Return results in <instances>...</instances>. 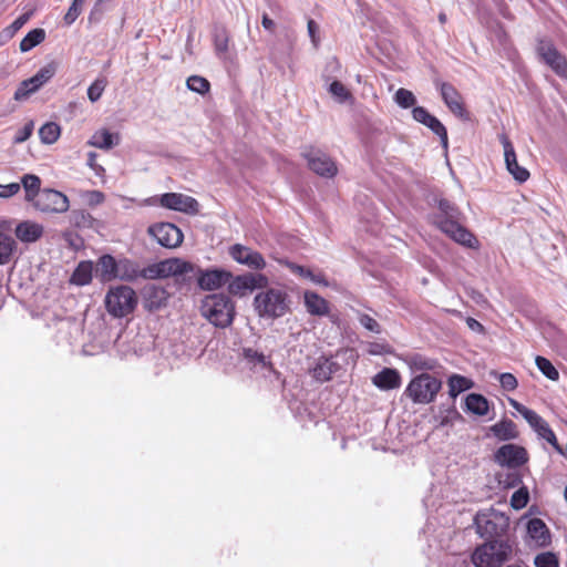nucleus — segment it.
I'll list each match as a JSON object with an SVG mask.
<instances>
[{"mask_svg": "<svg viewBox=\"0 0 567 567\" xmlns=\"http://www.w3.org/2000/svg\"><path fill=\"white\" fill-rule=\"evenodd\" d=\"M167 291L162 287L152 286L146 290L145 303L150 310L159 309L168 299Z\"/></svg>", "mask_w": 567, "mask_h": 567, "instance_id": "2f4dec72", "label": "nucleus"}, {"mask_svg": "<svg viewBox=\"0 0 567 567\" xmlns=\"http://www.w3.org/2000/svg\"><path fill=\"white\" fill-rule=\"evenodd\" d=\"M411 365L415 370L431 371L436 368V361L415 354L411 358Z\"/></svg>", "mask_w": 567, "mask_h": 567, "instance_id": "49530a36", "label": "nucleus"}, {"mask_svg": "<svg viewBox=\"0 0 567 567\" xmlns=\"http://www.w3.org/2000/svg\"><path fill=\"white\" fill-rule=\"evenodd\" d=\"M199 312L209 323L224 329L231 326L236 308L227 295L210 293L202 299Z\"/></svg>", "mask_w": 567, "mask_h": 567, "instance_id": "7ed1b4c3", "label": "nucleus"}, {"mask_svg": "<svg viewBox=\"0 0 567 567\" xmlns=\"http://www.w3.org/2000/svg\"><path fill=\"white\" fill-rule=\"evenodd\" d=\"M540 60L547 64L558 76L567 79V59L546 39H540L536 47Z\"/></svg>", "mask_w": 567, "mask_h": 567, "instance_id": "9d476101", "label": "nucleus"}, {"mask_svg": "<svg viewBox=\"0 0 567 567\" xmlns=\"http://www.w3.org/2000/svg\"><path fill=\"white\" fill-rule=\"evenodd\" d=\"M394 101L403 109H409L416 103L414 94L406 89H399L395 92Z\"/></svg>", "mask_w": 567, "mask_h": 567, "instance_id": "37998d69", "label": "nucleus"}, {"mask_svg": "<svg viewBox=\"0 0 567 567\" xmlns=\"http://www.w3.org/2000/svg\"><path fill=\"white\" fill-rule=\"evenodd\" d=\"M159 204L168 209L182 213H196L198 203L195 198L179 193H166L159 198Z\"/></svg>", "mask_w": 567, "mask_h": 567, "instance_id": "412c9836", "label": "nucleus"}, {"mask_svg": "<svg viewBox=\"0 0 567 567\" xmlns=\"http://www.w3.org/2000/svg\"><path fill=\"white\" fill-rule=\"evenodd\" d=\"M498 138L504 148L505 164L508 173L514 177L516 182L520 184L525 183L529 178L530 174L528 169L518 164L517 156L511 140L505 133L501 134Z\"/></svg>", "mask_w": 567, "mask_h": 567, "instance_id": "dca6fc26", "label": "nucleus"}, {"mask_svg": "<svg viewBox=\"0 0 567 567\" xmlns=\"http://www.w3.org/2000/svg\"><path fill=\"white\" fill-rule=\"evenodd\" d=\"M360 323L369 331L379 333L380 332V324L375 319L370 317L369 315H362L360 317Z\"/></svg>", "mask_w": 567, "mask_h": 567, "instance_id": "0e129e2a", "label": "nucleus"}, {"mask_svg": "<svg viewBox=\"0 0 567 567\" xmlns=\"http://www.w3.org/2000/svg\"><path fill=\"white\" fill-rule=\"evenodd\" d=\"M243 355L247 360V362L252 365H256V364H261L262 367L268 365L264 353L258 352L257 350H255L252 348H244ZM269 365H271V363H269Z\"/></svg>", "mask_w": 567, "mask_h": 567, "instance_id": "a18cd8bd", "label": "nucleus"}, {"mask_svg": "<svg viewBox=\"0 0 567 567\" xmlns=\"http://www.w3.org/2000/svg\"><path fill=\"white\" fill-rule=\"evenodd\" d=\"M20 184L19 183H9V184H1L0 183V197L9 198L13 195H16L20 190Z\"/></svg>", "mask_w": 567, "mask_h": 567, "instance_id": "e2e57ef3", "label": "nucleus"}, {"mask_svg": "<svg viewBox=\"0 0 567 567\" xmlns=\"http://www.w3.org/2000/svg\"><path fill=\"white\" fill-rule=\"evenodd\" d=\"M307 311L312 316L323 317L330 311L329 302L315 291H306L303 295Z\"/></svg>", "mask_w": 567, "mask_h": 567, "instance_id": "a878e982", "label": "nucleus"}, {"mask_svg": "<svg viewBox=\"0 0 567 567\" xmlns=\"http://www.w3.org/2000/svg\"><path fill=\"white\" fill-rule=\"evenodd\" d=\"M96 158L97 154L94 152H90L87 154V166L92 168L96 175L101 176L104 174L105 169L100 164H97Z\"/></svg>", "mask_w": 567, "mask_h": 567, "instance_id": "69168bd1", "label": "nucleus"}, {"mask_svg": "<svg viewBox=\"0 0 567 567\" xmlns=\"http://www.w3.org/2000/svg\"><path fill=\"white\" fill-rule=\"evenodd\" d=\"M439 209L441 213L436 216H441L442 218H461V212L458 208L447 199H441L439 202Z\"/></svg>", "mask_w": 567, "mask_h": 567, "instance_id": "c03bdc74", "label": "nucleus"}, {"mask_svg": "<svg viewBox=\"0 0 567 567\" xmlns=\"http://www.w3.org/2000/svg\"><path fill=\"white\" fill-rule=\"evenodd\" d=\"M229 255L235 261L245 265L252 270H261L266 267V261L262 255L244 245H233L229 248Z\"/></svg>", "mask_w": 567, "mask_h": 567, "instance_id": "f3484780", "label": "nucleus"}, {"mask_svg": "<svg viewBox=\"0 0 567 567\" xmlns=\"http://www.w3.org/2000/svg\"><path fill=\"white\" fill-rule=\"evenodd\" d=\"M55 73V65L53 63L47 64L41 68L33 76L23 80L17 87L13 99L16 101H24L37 92L43 84H45Z\"/></svg>", "mask_w": 567, "mask_h": 567, "instance_id": "ddd939ff", "label": "nucleus"}, {"mask_svg": "<svg viewBox=\"0 0 567 567\" xmlns=\"http://www.w3.org/2000/svg\"><path fill=\"white\" fill-rule=\"evenodd\" d=\"M84 0H74L65 13L63 20L65 24H72L81 13V7Z\"/></svg>", "mask_w": 567, "mask_h": 567, "instance_id": "13d9d810", "label": "nucleus"}, {"mask_svg": "<svg viewBox=\"0 0 567 567\" xmlns=\"http://www.w3.org/2000/svg\"><path fill=\"white\" fill-rule=\"evenodd\" d=\"M514 555V542L509 538L485 540L475 547L471 561L475 567H502Z\"/></svg>", "mask_w": 567, "mask_h": 567, "instance_id": "f03ea898", "label": "nucleus"}, {"mask_svg": "<svg viewBox=\"0 0 567 567\" xmlns=\"http://www.w3.org/2000/svg\"><path fill=\"white\" fill-rule=\"evenodd\" d=\"M254 306L261 318H280L289 311L288 295L281 289L270 288L256 295Z\"/></svg>", "mask_w": 567, "mask_h": 567, "instance_id": "20e7f679", "label": "nucleus"}, {"mask_svg": "<svg viewBox=\"0 0 567 567\" xmlns=\"http://www.w3.org/2000/svg\"><path fill=\"white\" fill-rule=\"evenodd\" d=\"M92 274L93 262L90 260L80 261L71 275L70 282L76 286H86L92 281Z\"/></svg>", "mask_w": 567, "mask_h": 567, "instance_id": "c756f323", "label": "nucleus"}, {"mask_svg": "<svg viewBox=\"0 0 567 567\" xmlns=\"http://www.w3.org/2000/svg\"><path fill=\"white\" fill-rule=\"evenodd\" d=\"M528 498V492L525 488H520L512 495L511 505L516 509H520L527 505Z\"/></svg>", "mask_w": 567, "mask_h": 567, "instance_id": "4d7b16f0", "label": "nucleus"}, {"mask_svg": "<svg viewBox=\"0 0 567 567\" xmlns=\"http://www.w3.org/2000/svg\"><path fill=\"white\" fill-rule=\"evenodd\" d=\"M523 417L528 422V424L536 431L538 432L540 430V427H543L544 425L547 424V422L540 416L538 415L535 411L528 409Z\"/></svg>", "mask_w": 567, "mask_h": 567, "instance_id": "3c124183", "label": "nucleus"}, {"mask_svg": "<svg viewBox=\"0 0 567 567\" xmlns=\"http://www.w3.org/2000/svg\"><path fill=\"white\" fill-rule=\"evenodd\" d=\"M535 362L540 372L549 380L557 381L559 379L558 370L553 365V363L548 359L542 355H537Z\"/></svg>", "mask_w": 567, "mask_h": 567, "instance_id": "ea45409f", "label": "nucleus"}, {"mask_svg": "<svg viewBox=\"0 0 567 567\" xmlns=\"http://www.w3.org/2000/svg\"><path fill=\"white\" fill-rule=\"evenodd\" d=\"M89 144L103 150H110L113 146V134H111L107 130H101L93 134Z\"/></svg>", "mask_w": 567, "mask_h": 567, "instance_id": "4c0bfd02", "label": "nucleus"}, {"mask_svg": "<svg viewBox=\"0 0 567 567\" xmlns=\"http://www.w3.org/2000/svg\"><path fill=\"white\" fill-rule=\"evenodd\" d=\"M523 417L528 422V424L536 431L538 432L540 430V427H543L544 425L547 424V422L540 416L538 415L535 411L528 409Z\"/></svg>", "mask_w": 567, "mask_h": 567, "instance_id": "864d4df0", "label": "nucleus"}, {"mask_svg": "<svg viewBox=\"0 0 567 567\" xmlns=\"http://www.w3.org/2000/svg\"><path fill=\"white\" fill-rule=\"evenodd\" d=\"M492 433L501 441H508L518 436L516 424L509 420L504 419L491 426Z\"/></svg>", "mask_w": 567, "mask_h": 567, "instance_id": "c85d7f7f", "label": "nucleus"}, {"mask_svg": "<svg viewBox=\"0 0 567 567\" xmlns=\"http://www.w3.org/2000/svg\"><path fill=\"white\" fill-rule=\"evenodd\" d=\"M35 209L42 213H64L69 209V198L55 189H42L32 200Z\"/></svg>", "mask_w": 567, "mask_h": 567, "instance_id": "f8f14e48", "label": "nucleus"}, {"mask_svg": "<svg viewBox=\"0 0 567 567\" xmlns=\"http://www.w3.org/2000/svg\"><path fill=\"white\" fill-rule=\"evenodd\" d=\"M194 278H196L197 284L200 289L212 291L217 290L225 286L231 278L233 274L228 270L224 269H207L203 270L195 266L193 277L189 284H177L179 288L184 286H190Z\"/></svg>", "mask_w": 567, "mask_h": 567, "instance_id": "1a4fd4ad", "label": "nucleus"}, {"mask_svg": "<svg viewBox=\"0 0 567 567\" xmlns=\"http://www.w3.org/2000/svg\"><path fill=\"white\" fill-rule=\"evenodd\" d=\"M441 389L442 381L436 377L424 372L414 377L409 382L404 393L413 403L429 404L436 399Z\"/></svg>", "mask_w": 567, "mask_h": 567, "instance_id": "39448f33", "label": "nucleus"}, {"mask_svg": "<svg viewBox=\"0 0 567 567\" xmlns=\"http://www.w3.org/2000/svg\"><path fill=\"white\" fill-rule=\"evenodd\" d=\"M307 28H308V34L311 39L313 48L317 49L320 44L319 25L315 20L309 19L308 23H307Z\"/></svg>", "mask_w": 567, "mask_h": 567, "instance_id": "052dcab7", "label": "nucleus"}, {"mask_svg": "<svg viewBox=\"0 0 567 567\" xmlns=\"http://www.w3.org/2000/svg\"><path fill=\"white\" fill-rule=\"evenodd\" d=\"M0 229H2V224H0ZM17 251V243L14 238L0 230V266L9 264L14 252Z\"/></svg>", "mask_w": 567, "mask_h": 567, "instance_id": "cd10ccee", "label": "nucleus"}, {"mask_svg": "<svg viewBox=\"0 0 567 567\" xmlns=\"http://www.w3.org/2000/svg\"><path fill=\"white\" fill-rule=\"evenodd\" d=\"M34 130V122L30 120L27 122L22 128L18 130V132L14 135L13 143L14 144H21L25 142L33 133Z\"/></svg>", "mask_w": 567, "mask_h": 567, "instance_id": "6e6d98bb", "label": "nucleus"}, {"mask_svg": "<svg viewBox=\"0 0 567 567\" xmlns=\"http://www.w3.org/2000/svg\"><path fill=\"white\" fill-rule=\"evenodd\" d=\"M535 567H559V558L553 551H543L534 557Z\"/></svg>", "mask_w": 567, "mask_h": 567, "instance_id": "a19ab883", "label": "nucleus"}, {"mask_svg": "<svg viewBox=\"0 0 567 567\" xmlns=\"http://www.w3.org/2000/svg\"><path fill=\"white\" fill-rule=\"evenodd\" d=\"M309 168L319 176L331 178L338 173L336 163L320 150L309 147L302 152Z\"/></svg>", "mask_w": 567, "mask_h": 567, "instance_id": "2eb2a0df", "label": "nucleus"}, {"mask_svg": "<svg viewBox=\"0 0 567 567\" xmlns=\"http://www.w3.org/2000/svg\"><path fill=\"white\" fill-rule=\"evenodd\" d=\"M338 370V364L327 358H319L311 370L312 377L320 382L329 381Z\"/></svg>", "mask_w": 567, "mask_h": 567, "instance_id": "bb28decb", "label": "nucleus"}, {"mask_svg": "<svg viewBox=\"0 0 567 567\" xmlns=\"http://www.w3.org/2000/svg\"><path fill=\"white\" fill-rule=\"evenodd\" d=\"M527 534L535 545L545 547L550 544V533L540 518H532L527 524Z\"/></svg>", "mask_w": 567, "mask_h": 567, "instance_id": "393cba45", "label": "nucleus"}, {"mask_svg": "<svg viewBox=\"0 0 567 567\" xmlns=\"http://www.w3.org/2000/svg\"><path fill=\"white\" fill-rule=\"evenodd\" d=\"M288 268L292 274L301 278L309 279L318 285L328 286L326 276L322 272L315 274L309 268L292 262L288 265Z\"/></svg>", "mask_w": 567, "mask_h": 567, "instance_id": "72a5a7b5", "label": "nucleus"}, {"mask_svg": "<svg viewBox=\"0 0 567 567\" xmlns=\"http://www.w3.org/2000/svg\"><path fill=\"white\" fill-rule=\"evenodd\" d=\"M45 39V31L41 28L33 29L20 42V51L28 52L42 43Z\"/></svg>", "mask_w": 567, "mask_h": 567, "instance_id": "f704fd0d", "label": "nucleus"}, {"mask_svg": "<svg viewBox=\"0 0 567 567\" xmlns=\"http://www.w3.org/2000/svg\"><path fill=\"white\" fill-rule=\"evenodd\" d=\"M523 417L528 422V424L536 431L538 432L540 430V427H543L544 425L547 424V422L540 416L538 415L535 411L528 409Z\"/></svg>", "mask_w": 567, "mask_h": 567, "instance_id": "5fc2aeb1", "label": "nucleus"}, {"mask_svg": "<svg viewBox=\"0 0 567 567\" xmlns=\"http://www.w3.org/2000/svg\"><path fill=\"white\" fill-rule=\"evenodd\" d=\"M413 118L429 127L435 135L439 136L441 144L444 148L449 146V136L445 126L434 115L430 114L429 111L423 106H415L412 110Z\"/></svg>", "mask_w": 567, "mask_h": 567, "instance_id": "a211bd4d", "label": "nucleus"}, {"mask_svg": "<svg viewBox=\"0 0 567 567\" xmlns=\"http://www.w3.org/2000/svg\"><path fill=\"white\" fill-rule=\"evenodd\" d=\"M186 86L188 90L196 92L198 94L205 95L210 91L209 81L200 75H190L186 80Z\"/></svg>", "mask_w": 567, "mask_h": 567, "instance_id": "58836bf2", "label": "nucleus"}, {"mask_svg": "<svg viewBox=\"0 0 567 567\" xmlns=\"http://www.w3.org/2000/svg\"><path fill=\"white\" fill-rule=\"evenodd\" d=\"M523 417L528 422V424L536 431L538 432L540 430V427H543L544 425L547 424V422L540 416L538 415L535 411L528 409Z\"/></svg>", "mask_w": 567, "mask_h": 567, "instance_id": "8fccbe9b", "label": "nucleus"}, {"mask_svg": "<svg viewBox=\"0 0 567 567\" xmlns=\"http://www.w3.org/2000/svg\"><path fill=\"white\" fill-rule=\"evenodd\" d=\"M447 385L450 396L455 399L460 393L471 389L473 382L463 375L452 374L447 380Z\"/></svg>", "mask_w": 567, "mask_h": 567, "instance_id": "473e14b6", "label": "nucleus"}, {"mask_svg": "<svg viewBox=\"0 0 567 567\" xmlns=\"http://www.w3.org/2000/svg\"><path fill=\"white\" fill-rule=\"evenodd\" d=\"M107 85V80L105 76L97 78L87 89V97L91 102H96L101 99L105 87Z\"/></svg>", "mask_w": 567, "mask_h": 567, "instance_id": "79ce46f5", "label": "nucleus"}, {"mask_svg": "<svg viewBox=\"0 0 567 567\" xmlns=\"http://www.w3.org/2000/svg\"><path fill=\"white\" fill-rule=\"evenodd\" d=\"M31 13H23L3 30V34L11 39L30 19Z\"/></svg>", "mask_w": 567, "mask_h": 567, "instance_id": "de8ad7c7", "label": "nucleus"}, {"mask_svg": "<svg viewBox=\"0 0 567 567\" xmlns=\"http://www.w3.org/2000/svg\"><path fill=\"white\" fill-rule=\"evenodd\" d=\"M329 92L338 97L341 102L347 101L351 97L349 90L339 81H333L330 84Z\"/></svg>", "mask_w": 567, "mask_h": 567, "instance_id": "09e8293b", "label": "nucleus"}, {"mask_svg": "<svg viewBox=\"0 0 567 567\" xmlns=\"http://www.w3.org/2000/svg\"><path fill=\"white\" fill-rule=\"evenodd\" d=\"M14 233L20 241L34 243L43 236L44 228L35 221L24 220L17 225Z\"/></svg>", "mask_w": 567, "mask_h": 567, "instance_id": "5701e85b", "label": "nucleus"}, {"mask_svg": "<svg viewBox=\"0 0 567 567\" xmlns=\"http://www.w3.org/2000/svg\"><path fill=\"white\" fill-rule=\"evenodd\" d=\"M95 275L102 282L117 279L118 260L109 254L101 256L96 262Z\"/></svg>", "mask_w": 567, "mask_h": 567, "instance_id": "4be33fe9", "label": "nucleus"}, {"mask_svg": "<svg viewBox=\"0 0 567 567\" xmlns=\"http://www.w3.org/2000/svg\"><path fill=\"white\" fill-rule=\"evenodd\" d=\"M501 385L506 391H514L517 385V379L512 373H502L499 377Z\"/></svg>", "mask_w": 567, "mask_h": 567, "instance_id": "680f3d73", "label": "nucleus"}, {"mask_svg": "<svg viewBox=\"0 0 567 567\" xmlns=\"http://www.w3.org/2000/svg\"><path fill=\"white\" fill-rule=\"evenodd\" d=\"M401 375L398 370L384 368L372 378L373 384L380 390H393L401 385Z\"/></svg>", "mask_w": 567, "mask_h": 567, "instance_id": "b1692460", "label": "nucleus"}, {"mask_svg": "<svg viewBox=\"0 0 567 567\" xmlns=\"http://www.w3.org/2000/svg\"><path fill=\"white\" fill-rule=\"evenodd\" d=\"M136 306V292L128 286L113 287L105 296V308L114 318H123L131 315Z\"/></svg>", "mask_w": 567, "mask_h": 567, "instance_id": "423d86ee", "label": "nucleus"}, {"mask_svg": "<svg viewBox=\"0 0 567 567\" xmlns=\"http://www.w3.org/2000/svg\"><path fill=\"white\" fill-rule=\"evenodd\" d=\"M86 198H87L89 204L99 205L104 202L105 196L100 190H90L86 193Z\"/></svg>", "mask_w": 567, "mask_h": 567, "instance_id": "774afa93", "label": "nucleus"}, {"mask_svg": "<svg viewBox=\"0 0 567 567\" xmlns=\"http://www.w3.org/2000/svg\"><path fill=\"white\" fill-rule=\"evenodd\" d=\"M434 224L454 241L468 248L477 247L478 241L476 237L460 224V218H442L441 216H435Z\"/></svg>", "mask_w": 567, "mask_h": 567, "instance_id": "0eeeda50", "label": "nucleus"}, {"mask_svg": "<svg viewBox=\"0 0 567 567\" xmlns=\"http://www.w3.org/2000/svg\"><path fill=\"white\" fill-rule=\"evenodd\" d=\"M194 269L193 262L177 257L167 258L144 268H141L136 261L123 258L118 260L117 279L134 281L138 278L154 280L173 277L176 284H189Z\"/></svg>", "mask_w": 567, "mask_h": 567, "instance_id": "f257e3e1", "label": "nucleus"}, {"mask_svg": "<svg viewBox=\"0 0 567 567\" xmlns=\"http://www.w3.org/2000/svg\"><path fill=\"white\" fill-rule=\"evenodd\" d=\"M148 235L161 246L173 249L182 245L184 235L182 230L172 223H157L148 227Z\"/></svg>", "mask_w": 567, "mask_h": 567, "instance_id": "4468645a", "label": "nucleus"}, {"mask_svg": "<svg viewBox=\"0 0 567 567\" xmlns=\"http://www.w3.org/2000/svg\"><path fill=\"white\" fill-rule=\"evenodd\" d=\"M229 295L235 297H245L257 288H264L268 285V278L262 274H244L234 276L227 282Z\"/></svg>", "mask_w": 567, "mask_h": 567, "instance_id": "9b49d317", "label": "nucleus"}, {"mask_svg": "<svg viewBox=\"0 0 567 567\" xmlns=\"http://www.w3.org/2000/svg\"><path fill=\"white\" fill-rule=\"evenodd\" d=\"M61 134L60 126L54 122H48L42 125L39 130V136L42 143L53 144L55 143Z\"/></svg>", "mask_w": 567, "mask_h": 567, "instance_id": "c9c22d12", "label": "nucleus"}, {"mask_svg": "<svg viewBox=\"0 0 567 567\" xmlns=\"http://www.w3.org/2000/svg\"><path fill=\"white\" fill-rule=\"evenodd\" d=\"M523 417L528 422V424L536 431L538 432L540 430V427H543L544 425L547 424V422L540 416L538 415L535 411L528 409Z\"/></svg>", "mask_w": 567, "mask_h": 567, "instance_id": "603ef678", "label": "nucleus"}, {"mask_svg": "<svg viewBox=\"0 0 567 567\" xmlns=\"http://www.w3.org/2000/svg\"><path fill=\"white\" fill-rule=\"evenodd\" d=\"M22 185L25 190V200L32 202L37 194L41 192V181L37 175H25L22 177Z\"/></svg>", "mask_w": 567, "mask_h": 567, "instance_id": "e433bc0d", "label": "nucleus"}, {"mask_svg": "<svg viewBox=\"0 0 567 567\" xmlns=\"http://www.w3.org/2000/svg\"><path fill=\"white\" fill-rule=\"evenodd\" d=\"M495 460L502 465L518 467L525 464L528 457L524 447L514 444H506L496 451Z\"/></svg>", "mask_w": 567, "mask_h": 567, "instance_id": "aec40b11", "label": "nucleus"}, {"mask_svg": "<svg viewBox=\"0 0 567 567\" xmlns=\"http://www.w3.org/2000/svg\"><path fill=\"white\" fill-rule=\"evenodd\" d=\"M437 87L440 89L442 100L444 101L447 109L458 117H465L467 111L465 109L463 97L460 92L447 82H437Z\"/></svg>", "mask_w": 567, "mask_h": 567, "instance_id": "6ab92c4d", "label": "nucleus"}, {"mask_svg": "<svg viewBox=\"0 0 567 567\" xmlns=\"http://www.w3.org/2000/svg\"><path fill=\"white\" fill-rule=\"evenodd\" d=\"M465 406L467 411L478 416L486 415L489 410L487 399L477 393H471L465 398Z\"/></svg>", "mask_w": 567, "mask_h": 567, "instance_id": "7c9ffc66", "label": "nucleus"}, {"mask_svg": "<svg viewBox=\"0 0 567 567\" xmlns=\"http://www.w3.org/2000/svg\"><path fill=\"white\" fill-rule=\"evenodd\" d=\"M540 437L546 440L553 447H555L557 451L561 453V449L558 444L557 437L554 433V431L550 429L548 423L540 427V430L537 432Z\"/></svg>", "mask_w": 567, "mask_h": 567, "instance_id": "bf43d9fd", "label": "nucleus"}, {"mask_svg": "<svg viewBox=\"0 0 567 567\" xmlns=\"http://www.w3.org/2000/svg\"><path fill=\"white\" fill-rule=\"evenodd\" d=\"M214 42L217 51L226 52L228 50V38L225 32L216 34Z\"/></svg>", "mask_w": 567, "mask_h": 567, "instance_id": "338daca9", "label": "nucleus"}, {"mask_svg": "<svg viewBox=\"0 0 567 567\" xmlns=\"http://www.w3.org/2000/svg\"><path fill=\"white\" fill-rule=\"evenodd\" d=\"M474 523L476 533L486 540L506 538L504 533L508 524L503 516L478 513L474 518Z\"/></svg>", "mask_w": 567, "mask_h": 567, "instance_id": "6e6552de", "label": "nucleus"}]
</instances>
